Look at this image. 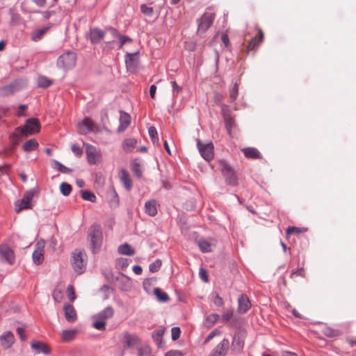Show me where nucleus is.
I'll list each match as a JSON object with an SVG mask.
<instances>
[{"label": "nucleus", "mask_w": 356, "mask_h": 356, "mask_svg": "<svg viewBox=\"0 0 356 356\" xmlns=\"http://www.w3.org/2000/svg\"><path fill=\"white\" fill-rule=\"evenodd\" d=\"M40 130V124L38 119L31 118L26 121L23 127L15 129L11 135V140L14 145L18 144L24 136L38 134Z\"/></svg>", "instance_id": "1"}, {"label": "nucleus", "mask_w": 356, "mask_h": 356, "mask_svg": "<svg viewBox=\"0 0 356 356\" xmlns=\"http://www.w3.org/2000/svg\"><path fill=\"white\" fill-rule=\"evenodd\" d=\"M88 237L91 243V248L94 253L101 247L102 242V232L98 225H92L88 231Z\"/></svg>", "instance_id": "2"}, {"label": "nucleus", "mask_w": 356, "mask_h": 356, "mask_svg": "<svg viewBox=\"0 0 356 356\" xmlns=\"http://www.w3.org/2000/svg\"><path fill=\"white\" fill-rule=\"evenodd\" d=\"M76 60V54L74 52L68 51L59 56L57 65L65 70H70L75 66Z\"/></svg>", "instance_id": "3"}, {"label": "nucleus", "mask_w": 356, "mask_h": 356, "mask_svg": "<svg viewBox=\"0 0 356 356\" xmlns=\"http://www.w3.org/2000/svg\"><path fill=\"white\" fill-rule=\"evenodd\" d=\"M218 166L227 181L230 184L235 186L237 184V177L232 167L224 160L218 161Z\"/></svg>", "instance_id": "4"}, {"label": "nucleus", "mask_w": 356, "mask_h": 356, "mask_svg": "<svg viewBox=\"0 0 356 356\" xmlns=\"http://www.w3.org/2000/svg\"><path fill=\"white\" fill-rule=\"evenodd\" d=\"M106 31H108V33L111 34V40H109L105 42L106 43L105 48L108 47V49H112L113 47H111V44L114 41L115 38H118L120 40V44L118 47L119 49H121L122 47V46L126 42H132L131 38H130L129 37H128L127 35H122L121 34L119 33L118 30L113 27L108 26V27H106Z\"/></svg>", "instance_id": "5"}, {"label": "nucleus", "mask_w": 356, "mask_h": 356, "mask_svg": "<svg viewBox=\"0 0 356 356\" xmlns=\"http://www.w3.org/2000/svg\"><path fill=\"white\" fill-rule=\"evenodd\" d=\"M84 257L85 254L80 250H76L73 253L72 265L78 274H81L86 268V261Z\"/></svg>", "instance_id": "6"}, {"label": "nucleus", "mask_w": 356, "mask_h": 356, "mask_svg": "<svg viewBox=\"0 0 356 356\" xmlns=\"http://www.w3.org/2000/svg\"><path fill=\"white\" fill-rule=\"evenodd\" d=\"M215 13L211 11L205 12L198 22L197 31L204 33L213 24Z\"/></svg>", "instance_id": "7"}, {"label": "nucleus", "mask_w": 356, "mask_h": 356, "mask_svg": "<svg viewBox=\"0 0 356 356\" xmlns=\"http://www.w3.org/2000/svg\"><path fill=\"white\" fill-rule=\"evenodd\" d=\"M88 161L90 164L97 165L102 161L100 152L93 145L85 144Z\"/></svg>", "instance_id": "8"}, {"label": "nucleus", "mask_w": 356, "mask_h": 356, "mask_svg": "<svg viewBox=\"0 0 356 356\" xmlns=\"http://www.w3.org/2000/svg\"><path fill=\"white\" fill-rule=\"evenodd\" d=\"M225 106L222 107V117L225 124V128L228 134L230 136H233V131L236 127V124L234 120V117L232 115L229 110L225 109Z\"/></svg>", "instance_id": "9"}, {"label": "nucleus", "mask_w": 356, "mask_h": 356, "mask_svg": "<svg viewBox=\"0 0 356 356\" xmlns=\"http://www.w3.org/2000/svg\"><path fill=\"white\" fill-rule=\"evenodd\" d=\"M197 145L201 156L205 160L210 161L213 158V145L211 143L203 145L197 140Z\"/></svg>", "instance_id": "10"}, {"label": "nucleus", "mask_w": 356, "mask_h": 356, "mask_svg": "<svg viewBox=\"0 0 356 356\" xmlns=\"http://www.w3.org/2000/svg\"><path fill=\"white\" fill-rule=\"evenodd\" d=\"M95 128L94 122L89 118H85L83 120L79 122L77 125L78 132L83 135L93 131Z\"/></svg>", "instance_id": "11"}, {"label": "nucleus", "mask_w": 356, "mask_h": 356, "mask_svg": "<svg viewBox=\"0 0 356 356\" xmlns=\"http://www.w3.org/2000/svg\"><path fill=\"white\" fill-rule=\"evenodd\" d=\"M229 341L223 339L211 352L209 356H226L229 348Z\"/></svg>", "instance_id": "12"}, {"label": "nucleus", "mask_w": 356, "mask_h": 356, "mask_svg": "<svg viewBox=\"0 0 356 356\" xmlns=\"http://www.w3.org/2000/svg\"><path fill=\"white\" fill-rule=\"evenodd\" d=\"M33 196V192H26L20 201L15 202V211L19 213L22 209L31 208V201Z\"/></svg>", "instance_id": "13"}, {"label": "nucleus", "mask_w": 356, "mask_h": 356, "mask_svg": "<svg viewBox=\"0 0 356 356\" xmlns=\"http://www.w3.org/2000/svg\"><path fill=\"white\" fill-rule=\"evenodd\" d=\"M244 346V335L241 332L234 334L231 348L235 353H241Z\"/></svg>", "instance_id": "14"}, {"label": "nucleus", "mask_w": 356, "mask_h": 356, "mask_svg": "<svg viewBox=\"0 0 356 356\" xmlns=\"http://www.w3.org/2000/svg\"><path fill=\"white\" fill-rule=\"evenodd\" d=\"M44 245L45 243L42 240L38 241L35 245L32 257L34 263L36 264H40L44 260Z\"/></svg>", "instance_id": "15"}, {"label": "nucleus", "mask_w": 356, "mask_h": 356, "mask_svg": "<svg viewBox=\"0 0 356 356\" xmlns=\"http://www.w3.org/2000/svg\"><path fill=\"white\" fill-rule=\"evenodd\" d=\"M0 257L9 264L15 261V254L13 250L7 245H0Z\"/></svg>", "instance_id": "16"}, {"label": "nucleus", "mask_w": 356, "mask_h": 356, "mask_svg": "<svg viewBox=\"0 0 356 356\" xmlns=\"http://www.w3.org/2000/svg\"><path fill=\"white\" fill-rule=\"evenodd\" d=\"M106 33H108V31H106V27L104 30L99 28L90 29V40L91 42L93 44L100 42L105 38Z\"/></svg>", "instance_id": "17"}, {"label": "nucleus", "mask_w": 356, "mask_h": 356, "mask_svg": "<svg viewBox=\"0 0 356 356\" xmlns=\"http://www.w3.org/2000/svg\"><path fill=\"white\" fill-rule=\"evenodd\" d=\"M15 337L10 331L4 332L0 337V343L4 349L10 348L15 343Z\"/></svg>", "instance_id": "18"}, {"label": "nucleus", "mask_w": 356, "mask_h": 356, "mask_svg": "<svg viewBox=\"0 0 356 356\" xmlns=\"http://www.w3.org/2000/svg\"><path fill=\"white\" fill-rule=\"evenodd\" d=\"M264 34L261 29H258V35L252 38L248 46V51H255L259 44L263 42Z\"/></svg>", "instance_id": "19"}, {"label": "nucleus", "mask_w": 356, "mask_h": 356, "mask_svg": "<svg viewBox=\"0 0 356 356\" xmlns=\"http://www.w3.org/2000/svg\"><path fill=\"white\" fill-rule=\"evenodd\" d=\"M131 123V116L125 113V112H120V125L117 129L118 133H122L124 132L127 127L129 126Z\"/></svg>", "instance_id": "20"}, {"label": "nucleus", "mask_w": 356, "mask_h": 356, "mask_svg": "<svg viewBox=\"0 0 356 356\" xmlns=\"http://www.w3.org/2000/svg\"><path fill=\"white\" fill-rule=\"evenodd\" d=\"M31 348L38 353H42L44 355H48L51 352L50 347L45 343L39 341H33L31 344Z\"/></svg>", "instance_id": "21"}, {"label": "nucleus", "mask_w": 356, "mask_h": 356, "mask_svg": "<svg viewBox=\"0 0 356 356\" xmlns=\"http://www.w3.org/2000/svg\"><path fill=\"white\" fill-rule=\"evenodd\" d=\"M65 318L69 323H74L76 318V313L74 307L70 304H66L64 306Z\"/></svg>", "instance_id": "22"}, {"label": "nucleus", "mask_w": 356, "mask_h": 356, "mask_svg": "<svg viewBox=\"0 0 356 356\" xmlns=\"http://www.w3.org/2000/svg\"><path fill=\"white\" fill-rule=\"evenodd\" d=\"M198 246L200 250L202 252H210L212 251L213 247L215 246V241L211 239L210 241H207L205 239H200L197 241Z\"/></svg>", "instance_id": "23"}, {"label": "nucleus", "mask_w": 356, "mask_h": 356, "mask_svg": "<svg viewBox=\"0 0 356 356\" xmlns=\"http://www.w3.org/2000/svg\"><path fill=\"white\" fill-rule=\"evenodd\" d=\"M238 311L241 313H245L250 308V302L246 295H241L238 298Z\"/></svg>", "instance_id": "24"}, {"label": "nucleus", "mask_w": 356, "mask_h": 356, "mask_svg": "<svg viewBox=\"0 0 356 356\" xmlns=\"http://www.w3.org/2000/svg\"><path fill=\"white\" fill-rule=\"evenodd\" d=\"M119 288L123 291H128L131 286V280L126 275L121 274L117 278Z\"/></svg>", "instance_id": "25"}, {"label": "nucleus", "mask_w": 356, "mask_h": 356, "mask_svg": "<svg viewBox=\"0 0 356 356\" xmlns=\"http://www.w3.org/2000/svg\"><path fill=\"white\" fill-rule=\"evenodd\" d=\"M125 63L128 69L134 70L138 64L137 54H127L125 57Z\"/></svg>", "instance_id": "26"}, {"label": "nucleus", "mask_w": 356, "mask_h": 356, "mask_svg": "<svg viewBox=\"0 0 356 356\" xmlns=\"http://www.w3.org/2000/svg\"><path fill=\"white\" fill-rule=\"evenodd\" d=\"M245 156L248 159H261V154L257 149L254 147H246L242 149Z\"/></svg>", "instance_id": "27"}, {"label": "nucleus", "mask_w": 356, "mask_h": 356, "mask_svg": "<svg viewBox=\"0 0 356 356\" xmlns=\"http://www.w3.org/2000/svg\"><path fill=\"white\" fill-rule=\"evenodd\" d=\"M77 332L76 329L63 330L60 333L61 339L64 342H70L75 338Z\"/></svg>", "instance_id": "28"}, {"label": "nucleus", "mask_w": 356, "mask_h": 356, "mask_svg": "<svg viewBox=\"0 0 356 356\" xmlns=\"http://www.w3.org/2000/svg\"><path fill=\"white\" fill-rule=\"evenodd\" d=\"M114 315V309L111 306L106 307L103 311L97 314V318L103 320L106 323V321L113 317Z\"/></svg>", "instance_id": "29"}, {"label": "nucleus", "mask_w": 356, "mask_h": 356, "mask_svg": "<svg viewBox=\"0 0 356 356\" xmlns=\"http://www.w3.org/2000/svg\"><path fill=\"white\" fill-rule=\"evenodd\" d=\"M137 140L135 138H126L122 142V148L126 152H131L136 147Z\"/></svg>", "instance_id": "30"}, {"label": "nucleus", "mask_w": 356, "mask_h": 356, "mask_svg": "<svg viewBox=\"0 0 356 356\" xmlns=\"http://www.w3.org/2000/svg\"><path fill=\"white\" fill-rule=\"evenodd\" d=\"M120 180L124 184V187L130 191L132 188V181L129 177V173L124 169L120 171Z\"/></svg>", "instance_id": "31"}, {"label": "nucleus", "mask_w": 356, "mask_h": 356, "mask_svg": "<svg viewBox=\"0 0 356 356\" xmlns=\"http://www.w3.org/2000/svg\"><path fill=\"white\" fill-rule=\"evenodd\" d=\"M145 212L150 216H154L157 213L156 202L154 200H151L145 202Z\"/></svg>", "instance_id": "32"}, {"label": "nucleus", "mask_w": 356, "mask_h": 356, "mask_svg": "<svg viewBox=\"0 0 356 356\" xmlns=\"http://www.w3.org/2000/svg\"><path fill=\"white\" fill-rule=\"evenodd\" d=\"M118 252L122 255L133 256L136 251L129 244L126 243L118 247Z\"/></svg>", "instance_id": "33"}, {"label": "nucleus", "mask_w": 356, "mask_h": 356, "mask_svg": "<svg viewBox=\"0 0 356 356\" xmlns=\"http://www.w3.org/2000/svg\"><path fill=\"white\" fill-rule=\"evenodd\" d=\"M38 143L35 139H30L26 141L23 145V149L25 152H31L38 147Z\"/></svg>", "instance_id": "34"}, {"label": "nucleus", "mask_w": 356, "mask_h": 356, "mask_svg": "<svg viewBox=\"0 0 356 356\" xmlns=\"http://www.w3.org/2000/svg\"><path fill=\"white\" fill-rule=\"evenodd\" d=\"M154 294L160 302H167L169 300L168 295L159 288H155L154 289Z\"/></svg>", "instance_id": "35"}, {"label": "nucleus", "mask_w": 356, "mask_h": 356, "mask_svg": "<svg viewBox=\"0 0 356 356\" xmlns=\"http://www.w3.org/2000/svg\"><path fill=\"white\" fill-rule=\"evenodd\" d=\"M38 86L40 88H47L52 84V81L44 76H39L37 79Z\"/></svg>", "instance_id": "36"}, {"label": "nucleus", "mask_w": 356, "mask_h": 356, "mask_svg": "<svg viewBox=\"0 0 356 356\" xmlns=\"http://www.w3.org/2000/svg\"><path fill=\"white\" fill-rule=\"evenodd\" d=\"M81 197L84 200H87L91 202L96 201V196L95 194L89 191H81Z\"/></svg>", "instance_id": "37"}, {"label": "nucleus", "mask_w": 356, "mask_h": 356, "mask_svg": "<svg viewBox=\"0 0 356 356\" xmlns=\"http://www.w3.org/2000/svg\"><path fill=\"white\" fill-rule=\"evenodd\" d=\"M93 327L98 330H104L106 328V323L103 320L97 318V316H94Z\"/></svg>", "instance_id": "38"}, {"label": "nucleus", "mask_w": 356, "mask_h": 356, "mask_svg": "<svg viewBox=\"0 0 356 356\" xmlns=\"http://www.w3.org/2000/svg\"><path fill=\"white\" fill-rule=\"evenodd\" d=\"M238 84L235 83L234 86L229 90V99L230 102H234L238 96Z\"/></svg>", "instance_id": "39"}, {"label": "nucleus", "mask_w": 356, "mask_h": 356, "mask_svg": "<svg viewBox=\"0 0 356 356\" xmlns=\"http://www.w3.org/2000/svg\"><path fill=\"white\" fill-rule=\"evenodd\" d=\"M72 186L70 184L66 183V182H63L60 184V192L61 193L65 195V196H67L70 194V193L72 192Z\"/></svg>", "instance_id": "40"}, {"label": "nucleus", "mask_w": 356, "mask_h": 356, "mask_svg": "<svg viewBox=\"0 0 356 356\" xmlns=\"http://www.w3.org/2000/svg\"><path fill=\"white\" fill-rule=\"evenodd\" d=\"M151 349L148 346H143L138 348V356H152Z\"/></svg>", "instance_id": "41"}, {"label": "nucleus", "mask_w": 356, "mask_h": 356, "mask_svg": "<svg viewBox=\"0 0 356 356\" xmlns=\"http://www.w3.org/2000/svg\"><path fill=\"white\" fill-rule=\"evenodd\" d=\"M323 334L328 337H334L340 335V332L337 330H334L330 327H325L323 329Z\"/></svg>", "instance_id": "42"}, {"label": "nucleus", "mask_w": 356, "mask_h": 356, "mask_svg": "<svg viewBox=\"0 0 356 356\" xmlns=\"http://www.w3.org/2000/svg\"><path fill=\"white\" fill-rule=\"evenodd\" d=\"M219 317V315L217 314H211L209 315L206 318L208 326H213L218 321Z\"/></svg>", "instance_id": "43"}, {"label": "nucleus", "mask_w": 356, "mask_h": 356, "mask_svg": "<svg viewBox=\"0 0 356 356\" xmlns=\"http://www.w3.org/2000/svg\"><path fill=\"white\" fill-rule=\"evenodd\" d=\"M164 330L163 329H157L152 332V338L157 342L158 344L161 343V337L163 334Z\"/></svg>", "instance_id": "44"}, {"label": "nucleus", "mask_w": 356, "mask_h": 356, "mask_svg": "<svg viewBox=\"0 0 356 356\" xmlns=\"http://www.w3.org/2000/svg\"><path fill=\"white\" fill-rule=\"evenodd\" d=\"M148 132L153 143H158L159 138L156 128L154 127H150L148 129Z\"/></svg>", "instance_id": "45"}, {"label": "nucleus", "mask_w": 356, "mask_h": 356, "mask_svg": "<svg viewBox=\"0 0 356 356\" xmlns=\"http://www.w3.org/2000/svg\"><path fill=\"white\" fill-rule=\"evenodd\" d=\"M307 229L306 228H300L296 227H289L286 229V234L288 235L292 234H300L302 232H307Z\"/></svg>", "instance_id": "46"}, {"label": "nucleus", "mask_w": 356, "mask_h": 356, "mask_svg": "<svg viewBox=\"0 0 356 356\" xmlns=\"http://www.w3.org/2000/svg\"><path fill=\"white\" fill-rule=\"evenodd\" d=\"M52 297L55 302H60L63 297L62 290L58 288L55 289L52 293Z\"/></svg>", "instance_id": "47"}, {"label": "nucleus", "mask_w": 356, "mask_h": 356, "mask_svg": "<svg viewBox=\"0 0 356 356\" xmlns=\"http://www.w3.org/2000/svg\"><path fill=\"white\" fill-rule=\"evenodd\" d=\"M140 11L144 15L152 17L153 15L154 10L152 7H149L145 4H142L140 6Z\"/></svg>", "instance_id": "48"}, {"label": "nucleus", "mask_w": 356, "mask_h": 356, "mask_svg": "<svg viewBox=\"0 0 356 356\" xmlns=\"http://www.w3.org/2000/svg\"><path fill=\"white\" fill-rule=\"evenodd\" d=\"M161 266V261L160 259H157L154 262L152 263L149 266V269L151 272L155 273L157 272Z\"/></svg>", "instance_id": "49"}, {"label": "nucleus", "mask_w": 356, "mask_h": 356, "mask_svg": "<svg viewBox=\"0 0 356 356\" xmlns=\"http://www.w3.org/2000/svg\"><path fill=\"white\" fill-rule=\"evenodd\" d=\"M221 334V331L218 329L213 330L209 334V335L206 337L204 343H209L214 337L218 336Z\"/></svg>", "instance_id": "50"}, {"label": "nucleus", "mask_w": 356, "mask_h": 356, "mask_svg": "<svg viewBox=\"0 0 356 356\" xmlns=\"http://www.w3.org/2000/svg\"><path fill=\"white\" fill-rule=\"evenodd\" d=\"M172 339L176 341L179 338L181 330L179 327H173L171 330Z\"/></svg>", "instance_id": "51"}, {"label": "nucleus", "mask_w": 356, "mask_h": 356, "mask_svg": "<svg viewBox=\"0 0 356 356\" xmlns=\"http://www.w3.org/2000/svg\"><path fill=\"white\" fill-rule=\"evenodd\" d=\"M46 29H40L36 33L32 35V40L33 41H38L40 40L42 35L45 33Z\"/></svg>", "instance_id": "52"}, {"label": "nucleus", "mask_w": 356, "mask_h": 356, "mask_svg": "<svg viewBox=\"0 0 356 356\" xmlns=\"http://www.w3.org/2000/svg\"><path fill=\"white\" fill-rule=\"evenodd\" d=\"M67 295L71 301H74L76 298L75 291L72 285H69L67 289Z\"/></svg>", "instance_id": "53"}, {"label": "nucleus", "mask_w": 356, "mask_h": 356, "mask_svg": "<svg viewBox=\"0 0 356 356\" xmlns=\"http://www.w3.org/2000/svg\"><path fill=\"white\" fill-rule=\"evenodd\" d=\"M57 170L62 173H70L72 172V170L68 168L67 167L63 165L59 162H56Z\"/></svg>", "instance_id": "54"}, {"label": "nucleus", "mask_w": 356, "mask_h": 356, "mask_svg": "<svg viewBox=\"0 0 356 356\" xmlns=\"http://www.w3.org/2000/svg\"><path fill=\"white\" fill-rule=\"evenodd\" d=\"M233 316V311L232 309L227 310L225 312L223 313L222 315V320L224 322H227L230 320V318Z\"/></svg>", "instance_id": "55"}, {"label": "nucleus", "mask_w": 356, "mask_h": 356, "mask_svg": "<svg viewBox=\"0 0 356 356\" xmlns=\"http://www.w3.org/2000/svg\"><path fill=\"white\" fill-rule=\"evenodd\" d=\"M71 149L79 157L81 156L83 154L82 149L77 145H72L71 147Z\"/></svg>", "instance_id": "56"}, {"label": "nucleus", "mask_w": 356, "mask_h": 356, "mask_svg": "<svg viewBox=\"0 0 356 356\" xmlns=\"http://www.w3.org/2000/svg\"><path fill=\"white\" fill-rule=\"evenodd\" d=\"M294 275L304 277L305 276V273L303 268L292 271L291 277H293Z\"/></svg>", "instance_id": "57"}, {"label": "nucleus", "mask_w": 356, "mask_h": 356, "mask_svg": "<svg viewBox=\"0 0 356 356\" xmlns=\"http://www.w3.org/2000/svg\"><path fill=\"white\" fill-rule=\"evenodd\" d=\"M200 277L204 282H208L207 272L202 268L200 269Z\"/></svg>", "instance_id": "58"}, {"label": "nucleus", "mask_w": 356, "mask_h": 356, "mask_svg": "<svg viewBox=\"0 0 356 356\" xmlns=\"http://www.w3.org/2000/svg\"><path fill=\"white\" fill-rule=\"evenodd\" d=\"M213 303L218 307H222L224 304V302L221 297L219 296L218 294H216L213 299Z\"/></svg>", "instance_id": "59"}, {"label": "nucleus", "mask_w": 356, "mask_h": 356, "mask_svg": "<svg viewBox=\"0 0 356 356\" xmlns=\"http://www.w3.org/2000/svg\"><path fill=\"white\" fill-rule=\"evenodd\" d=\"M17 332L22 340H25L26 339V336L25 335V330L24 328L17 327Z\"/></svg>", "instance_id": "60"}, {"label": "nucleus", "mask_w": 356, "mask_h": 356, "mask_svg": "<svg viewBox=\"0 0 356 356\" xmlns=\"http://www.w3.org/2000/svg\"><path fill=\"white\" fill-rule=\"evenodd\" d=\"M221 40L226 47H229V37H228L227 34H226V33L222 34L221 36Z\"/></svg>", "instance_id": "61"}, {"label": "nucleus", "mask_w": 356, "mask_h": 356, "mask_svg": "<svg viewBox=\"0 0 356 356\" xmlns=\"http://www.w3.org/2000/svg\"><path fill=\"white\" fill-rule=\"evenodd\" d=\"M9 171V166L8 165L0 166V177L8 174Z\"/></svg>", "instance_id": "62"}, {"label": "nucleus", "mask_w": 356, "mask_h": 356, "mask_svg": "<svg viewBox=\"0 0 356 356\" xmlns=\"http://www.w3.org/2000/svg\"><path fill=\"white\" fill-rule=\"evenodd\" d=\"M156 91V86L155 85H152L149 88V95L152 99L155 98Z\"/></svg>", "instance_id": "63"}, {"label": "nucleus", "mask_w": 356, "mask_h": 356, "mask_svg": "<svg viewBox=\"0 0 356 356\" xmlns=\"http://www.w3.org/2000/svg\"><path fill=\"white\" fill-rule=\"evenodd\" d=\"M165 356H182V354L179 350L169 351L165 354Z\"/></svg>", "instance_id": "64"}]
</instances>
